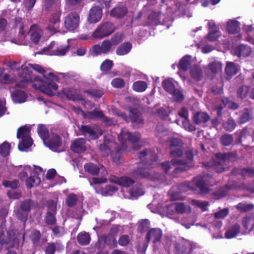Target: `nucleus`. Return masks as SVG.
Returning a JSON list of instances; mask_svg holds the SVG:
<instances>
[{"label":"nucleus","instance_id":"39","mask_svg":"<svg viewBox=\"0 0 254 254\" xmlns=\"http://www.w3.org/2000/svg\"><path fill=\"white\" fill-rule=\"evenodd\" d=\"M15 27L19 29V36L21 39L24 38L26 35V31L24 30V25L21 18L18 17L15 19Z\"/></svg>","mask_w":254,"mask_h":254},{"label":"nucleus","instance_id":"59","mask_svg":"<svg viewBox=\"0 0 254 254\" xmlns=\"http://www.w3.org/2000/svg\"><path fill=\"white\" fill-rule=\"evenodd\" d=\"M47 212L56 213L57 204L53 200H49L46 202Z\"/></svg>","mask_w":254,"mask_h":254},{"label":"nucleus","instance_id":"24","mask_svg":"<svg viewBox=\"0 0 254 254\" xmlns=\"http://www.w3.org/2000/svg\"><path fill=\"white\" fill-rule=\"evenodd\" d=\"M207 179L205 176H199L195 177L193 180V183L195 184L197 187L202 191H206L208 190L207 186L205 182Z\"/></svg>","mask_w":254,"mask_h":254},{"label":"nucleus","instance_id":"38","mask_svg":"<svg viewBox=\"0 0 254 254\" xmlns=\"http://www.w3.org/2000/svg\"><path fill=\"white\" fill-rule=\"evenodd\" d=\"M236 66L233 62H227L225 67V72L228 76L231 77L237 73Z\"/></svg>","mask_w":254,"mask_h":254},{"label":"nucleus","instance_id":"44","mask_svg":"<svg viewBox=\"0 0 254 254\" xmlns=\"http://www.w3.org/2000/svg\"><path fill=\"white\" fill-rule=\"evenodd\" d=\"M241 175L244 179L246 178L254 177V168L246 167L241 169L240 172Z\"/></svg>","mask_w":254,"mask_h":254},{"label":"nucleus","instance_id":"52","mask_svg":"<svg viewBox=\"0 0 254 254\" xmlns=\"http://www.w3.org/2000/svg\"><path fill=\"white\" fill-rule=\"evenodd\" d=\"M222 67V64L219 62H213L209 64V68L212 72L215 73L221 71Z\"/></svg>","mask_w":254,"mask_h":254},{"label":"nucleus","instance_id":"15","mask_svg":"<svg viewBox=\"0 0 254 254\" xmlns=\"http://www.w3.org/2000/svg\"><path fill=\"white\" fill-rule=\"evenodd\" d=\"M61 13L59 11L54 12L50 17L47 29L52 32L59 31Z\"/></svg>","mask_w":254,"mask_h":254},{"label":"nucleus","instance_id":"63","mask_svg":"<svg viewBox=\"0 0 254 254\" xmlns=\"http://www.w3.org/2000/svg\"><path fill=\"white\" fill-rule=\"evenodd\" d=\"M233 141V138L231 135L225 134L221 138V143L225 146L230 145Z\"/></svg>","mask_w":254,"mask_h":254},{"label":"nucleus","instance_id":"17","mask_svg":"<svg viewBox=\"0 0 254 254\" xmlns=\"http://www.w3.org/2000/svg\"><path fill=\"white\" fill-rule=\"evenodd\" d=\"M208 26L209 32L207 35V38L210 41H215L218 39L220 35V32L213 21H209Z\"/></svg>","mask_w":254,"mask_h":254},{"label":"nucleus","instance_id":"35","mask_svg":"<svg viewBox=\"0 0 254 254\" xmlns=\"http://www.w3.org/2000/svg\"><path fill=\"white\" fill-rule=\"evenodd\" d=\"M238 28V21L230 19L227 23V29L230 34H234L237 33Z\"/></svg>","mask_w":254,"mask_h":254},{"label":"nucleus","instance_id":"9","mask_svg":"<svg viewBox=\"0 0 254 254\" xmlns=\"http://www.w3.org/2000/svg\"><path fill=\"white\" fill-rule=\"evenodd\" d=\"M79 15L75 12L68 14L64 19V27L69 31H73L77 28L79 23Z\"/></svg>","mask_w":254,"mask_h":254},{"label":"nucleus","instance_id":"47","mask_svg":"<svg viewBox=\"0 0 254 254\" xmlns=\"http://www.w3.org/2000/svg\"><path fill=\"white\" fill-rule=\"evenodd\" d=\"M238 233V226L236 225L230 227L225 232V237L227 239H231L235 237Z\"/></svg>","mask_w":254,"mask_h":254},{"label":"nucleus","instance_id":"21","mask_svg":"<svg viewBox=\"0 0 254 254\" xmlns=\"http://www.w3.org/2000/svg\"><path fill=\"white\" fill-rule=\"evenodd\" d=\"M162 233L160 229H152L147 233L146 238L148 242L152 241L154 243L159 241L162 237Z\"/></svg>","mask_w":254,"mask_h":254},{"label":"nucleus","instance_id":"30","mask_svg":"<svg viewBox=\"0 0 254 254\" xmlns=\"http://www.w3.org/2000/svg\"><path fill=\"white\" fill-rule=\"evenodd\" d=\"M131 122L139 125L142 122V119L138 111L136 109H132L130 110L129 118Z\"/></svg>","mask_w":254,"mask_h":254},{"label":"nucleus","instance_id":"4","mask_svg":"<svg viewBox=\"0 0 254 254\" xmlns=\"http://www.w3.org/2000/svg\"><path fill=\"white\" fill-rule=\"evenodd\" d=\"M237 159V153L229 152L228 153H217L214 159L213 167L218 173L225 171L224 164L227 160L234 161Z\"/></svg>","mask_w":254,"mask_h":254},{"label":"nucleus","instance_id":"53","mask_svg":"<svg viewBox=\"0 0 254 254\" xmlns=\"http://www.w3.org/2000/svg\"><path fill=\"white\" fill-rule=\"evenodd\" d=\"M10 144L8 142L4 141L0 145V154L2 156H6L9 153Z\"/></svg>","mask_w":254,"mask_h":254},{"label":"nucleus","instance_id":"27","mask_svg":"<svg viewBox=\"0 0 254 254\" xmlns=\"http://www.w3.org/2000/svg\"><path fill=\"white\" fill-rule=\"evenodd\" d=\"M127 12V8L125 6H117L112 9L110 15L116 18H121L124 16Z\"/></svg>","mask_w":254,"mask_h":254},{"label":"nucleus","instance_id":"18","mask_svg":"<svg viewBox=\"0 0 254 254\" xmlns=\"http://www.w3.org/2000/svg\"><path fill=\"white\" fill-rule=\"evenodd\" d=\"M210 119V116L205 112L196 113L193 117V121L197 125L205 126V124Z\"/></svg>","mask_w":254,"mask_h":254},{"label":"nucleus","instance_id":"16","mask_svg":"<svg viewBox=\"0 0 254 254\" xmlns=\"http://www.w3.org/2000/svg\"><path fill=\"white\" fill-rule=\"evenodd\" d=\"M83 134L88 135L91 139H95L102 134L101 132H98L97 128L95 127L90 126L82 125L79 128Z\"/></svg>","mask_w":254,"mask_h":254},{"label":"nucleus","instance_id":"2","mask_svg":"<svg viewBox=\"0 0 254 254\" xmlns=\"http://www.w3.org/2000/svg\"><path fill=\"white\" fill-rule=\"evenodd\" d=\"M21 68L23 72H27L28 75L23 77V82L18 86L21 87L25 86L24 83H28L32 82L33 78L30 74L29 69L32 68L36 72L43 75V76L47 79H50L58 81L59 78L57 75H55L52 72H49L47 74L46 71L41 65L36 64H29L28 66L22 65Z\"/></svg>","mask_w":254,"mask_h":254},{"label":"nucleus","instance_id":"64","mask_svg":"<svg viewBox=\"0 0 254 254\" xmlns=\"http://www.w3.org/2000/svg\"><path fill=\"white\" fill-rule=\"evenodd\" d=\"M192 203L194 206H197L201 208L203 211L206 210L208 206V203L206 201H202L197 200H193Z\"/></svg>","mask_w":254,"mask_h":254},{"label":"nucleus","instance_id":"5","mask_svg":"<svg viewBox=\"0 0 254 254\" xmlns=\"http://www.w3.org/2000/svg\"><path fill=\"white\" fill-rule=\"evenodd\" d=\"M30 128L23 126L17 130V137L21 138L22 141L18 144V148L20 151H24L30 147L32 144V138L30 136Z\"/></svg>","mask_w":254,"mask_h":254},{"label":"nucleus","instance_id":"22","mask_svg":"<svg viewBox=\"0 0 254 254\" xmlns=\"http://www.w3.org/2000/svg\"><path fill=\"white\" fill-rule=\"evenodd\" d=\"M149 168L143 167L142 164L140 163L138 168L133 172L132 175L135 178H149Z\"/></svg>","mask_w":254,"mask_h":254},{"label":"nucleus","instance_id":"48","mask_svg":"<svg viewBox=\"0 0 254 254\" xmlns=\"http://www.w3.org/2000/svg\"><path fill=\"white\" fill-rule=\"evenodd\" d=\"M69 45H66L64 46H59L56 51L53 52V55L56 56H64L68 50Z\"/></svg>","mask_w":254,"mask_h":254},{"label":"nucleus","instance_id":"32","mask_svg":"<svg viewBox=\"0 0 254 254\" xmlns=\"http://www.w3.org/2000/svg\"><path fill=\"white\" fill-rule=\"evenodd\" d=\"M77 239L81 245H87L90 241V237L88 233L83 232L78 234Z\"/></svg>","mask_w":254,"mask_h":254},{"label":"nucleus","instance_id":"37","mask_svg":"<svg viewBox=\"0 0 254 254\" xmlns=\"http://www.w3.org/2000/svg\"><path fill=\"white\" fill-rule=\"evenodd\" d=\"M63 249V247L58 243H50L48 244V245L45 249L46 254H54L56 250L59 249Z\"/></svg>","mask_w":254,"mask_h":254},{"label":"nucleus","instance_id":"60","mask_svg":"<svg viewBox=\"0 0 254 254\" xmlns=\"http://www.w3.org/2000/svg\"><path fill=\"white\" fill-rule=\"evenodd\" d=\"M250 88L247 85H242L239 88V97L244 99L247 97L248 95L250 94Z\"/></svg>","mask_w":254,"mask_h":254},{"label":"nucleus","instance_id":"33","mask_svg":"<svg viewBox=\"0 0 254 254\" xmlns=\"http://www.w3.org/2000/svg\"><path fill=\"white\" fill-rule=\"evenodd\" d=\"M36 206V204L30 199H27L23 201L21 204L20 208L22 211L27 213L31 209Z\"/></svg>","mask_w":254,"mask_h":254},{"label":"nucleus","instance_id":"36","mask_svg":"<svg viewBox=\"0 0 254 254\" xmlns=\"http://www.w3.org/2000/svg\"><path fill=\"white\" fill-rule=\"evenodd\" d=\"M190 57L186 56L180 60L179 67L182 70L186 71L190 68Z\"/></svg>","mask_w":254,"mask_h":254},{"label":"nucleus","instance_id":"19","mask_svg":"<svg viewBox=\"0 0 254 254\" xmlns=\"http://www.w3.org/2000/svg\"><path fill=\"white\" fill-rule=\"evenodd\" d=\"M85 140L82 138H79L75 140L71 144L70 148L75 153H80L86 150L85 145Z\"/></svg>","mask_w":254,"mask_h":254},{"label":"nucleus","instance_id":"46","mask_svg":"<svg viewBox=\"0 0 254 254\" xmlns=\"http://www.w3.org/2000/svg\"><path fill=\"white\" fill-rule=\"evenodd\" d=\"M252 118L251 110L245 109L244 112L240 116L239 121L241 123H245L249 121Z\"/></svg>","mask_w":254,"mask_h":254},{"label":"nucleus","instance_id":"34","mask_svg":"<svg viewBox=\"0 0 254 254\" xmlns=\"http://www.w3.org/2000/svg\"><path fill=\"white\" fill-rule=\"evenodd\" d=\"M37 132L43 141L46 140L50 134L49 133V131L46 126L43 125H40L37 128Z\"/></svg>","mask_w":254,"mask_h":254},{"label":"nucleus","instance_id":"29","mask_svg":"<svg viewBox=\"0 0 254 254\" xmlns=\"http://www.w3.org/2000/svg\"><path fill=\"white\" fill-rule=\"evenodd\" d=\"M138 157L142 161L146 159L155 161L157 159V156L155 153L151 150H144L140 152L138 154Z\"/></svg>","mask_w":254,"mask_h":254},{"label":"nucleus","instance_id":"50","mask_svg":"<svg viewBox=\"0 0 254 254\" xmlns=\"http://www.w3.org/2000/svg\"><path fill=\"white\" fill-rule=\"evenodd\" d=\"M191 76L196 80H199L202 76V71L199 66H196L190 71Z\"/></svg>","mask_w":254,"mask_h":254},{"label":"nucleus","instance_id":"51","mask_svg":"<svg viewBox=\"0 0 254 254\" xmlns=\"http://www.w3.org/2000/svg\"><path fill=\"white\" fill-rule=\"evenodd\" d=\"M120 186L124 187H129L134 183V181L130 177L125 176L121 178Z\"/></svg>","mask_w":254,"mask_h":254},{"label":"nucleus","instance_id":"61","mask_svg":"<svg viewBox=\"0 0 254 254\" xmlns=\"http://www.w3.org/2000/svg\"><path fill=\"white\" fill-rule=\"evenodd\" d=\"M113 65L112 61L106 60L101 65L100 69L103 71H107L110 70Z\"/></svg>","mask_w":254,"mask_h":254},{"label":"nucleus","instance_id":"31","mask_svg":"<svg viewBox=\"0 0 254 254\" xmlns=\"http://www.w3.org/2000/svg\"><path fill=\"white\" fill-rule=\"evenodd\" d=\"M173 205L176 211L179 213H188L191 211L190 206L183 202H177Z\"/></svg>","mask_w":254,"mask_h":254},{"label":"nucleus","instance_id":"20","mask_svg":"<svg viewBox=\"0 0 254 254\" xmlns=\"http://www.w3.org/2000/svg\"><path fill=\"white\" fill-rule=\"evenodd\" d=\"M39 88L42 92L49 96H53L54 91H56L58 89V85L55 83L49 82L39 85Z\"/></svg>","mask_w":254,"mask_h":254},{"label":"nucleus","instance_id":"55","mask_svg":"<svg viewBox=\"0 0 254 254\" xmlns=\"http://www.w3.org/2000/svg\"><path fill=\"white\" fill-rule=\"evenodd\" d=\"M129 191L131 194L134 196L141 195L144 193L141 185L140 184L135 185Z\"/></svg>","mask_w":254,"mask_h":254},{"label":"nucleus","instance_id":"62","mask_svg":"<svg viewBox=\"0 0 254 254\" xmlns=\"http://www.w3.org/2000/svg\"><path fill=\"white\" fill-rule=\"evenodd\" d=\"M19 184V181L17 180L12 181H4L2 183V185L6 188H10L15 189L17 188Z\"/></svg>","mask_w":254,"mask_h":254},{"label":"nucleus","instance_id":"43","mask_svg":"<svg viewBox=\"0 0 254 254\" xmlns=\"http://www.w3.org/2000/svg\"><path fill=\"white\" fill-rule=\"evenodd\" d=\"M77 199V196L75 194L70 193L65 199V204L69 207H73L76 204Z\"/></svg>","mask_w":254,"mask_h":254},{"label":"nucleus","instance_id":"8","mask_svg":"<svg viewBox=\"0 0 254 254\" xmlns=\"http://www.w3.org/2000/svg\"><path fill=\"white\" fill-rule=\"evenodd\" d=\"M117 144L115 142L114 138L111 135H107L105 137L104 143L100 145L99 149L102 154L108 156L114 152V149H116Z\"/></svg>","mask_w":254,"mask_h":254},{"label":"nucleus","instance_id":"26","mask_svg":"<svg viewBox=\"0 0 254 254\" xmlns=\"http://www.w3.org/2000/svg\"><path fill=\"white\" fill-rule=\"evenodd\" d=\"M132 45L129 42H126L119 46L116 51L117 55L124 56L128 54L131 50Z\"/></svg>","mask_w":254,"mask_h":254},{"label":"nucleus","instance_id":"58","mask_svg":"<svg viewBox=\"0 0 254 254\" xmlns=\"http://www.w3.org/2000/svg\"><path fill=\"white\" fill-rule=\"evenodd\" d=\"M168 141L171 149L181 147L183 144L182 141L178 138H172Z\"/></svg>","mask_w":254,"mask_h":254},{"label":"nucleus","instance_id":"25","mask_svg":"<svg viewBox=\"0 0 254 254\" xmlns=\"http://www.w3.org/2000/svg\"><path fill=\"white\" fill-rule=\"evenodd\" d=\"M11 97L15 103H21L26 101L27 96L24 91L16 90L11 93Z\"/></svg>","mask_w":254,"mask_h":254},{"label":"nucleus","instance_id":"6","mask_svg":"<svg viewBox=\"0 0 254 254\" xmlns=\"http://www.w3.org/2000/svg\"><path fill=\"white\" fill-rule=\"evenodd\" d=\"M116 30L114 24L111 22L106 21L100 24L92 34L95 38L102 39L112 34Z\"/></svg>","mask_w":254,"mask_h":254},{"label":"nucleus","instance_id":"11","mask_svg":"<svg viewBox=\"0 0 254 254\" xmlns=\"http://www.w3.org/2000/svg\"><path fill=\"white\" fill-rule=\"evenodd\" d=\"M112 47V43L109 40L103 41L101 45L99 44L94 45L91 51L94 55H98L101 54H107L110 52Z\"/></svg>","mask_w":254,"mask_h":254},{"label":"nucleus","instance_id":"13","mask_svg":"<svg viewBox=\"0 0 254 254\" xmlns=\"http://www.w3.org/2000/svg\"><path fill=\"white\" fill-rule=\"evenodd\" d=\"M84 169L86 171L93 175L100 173L102 176H105L107 174L105 168L102 165H96L92 163H86L84 165Z\"/></svg>","mask_w":254,"mask_h":254},{"label":"nucleus","instance_id":"40","mask_svg":"<svg viewBox=\"0 0 254 254\" xmlns=\"http://www.w3.org/2000/svg\"><path fill=\"white\" fill-rule=\"evenodd\" d=\"M41 180L37 176H33L28 178L26 182V185L27 188H32L37 186L40 183Z\"/></svg>","mask_w":254,"mask_h":254},{"label":"nucleus","instance_id":"10","mask_svg":"<svg viewBox=\"0 0 254 254\" xmlns=\"http://www.w3.org/2000/svg\"><path fill=\"white\" fill-rule=\"evenodd\" d=\"M84 117L86 119H91L94 121L101 119L103 122L109 126L114 123L112 119L108 118L105 116L101 111L94 110L90 112H86L84 113Z\"/></svg>","mask_w":254,"mask_h":254},{"label":"nucleus","instance_id":"1","mask_svg":"<svg viewBox=\"0 0 254 254\" xmlns=\"http://www.w3.org/2000/svg\"><path fill=\"white\" fill-rule=\"evenodd\" d=\"M170 154L172 157L175 158L172 160V164L175 167L174 169L175 173L186 171L193 166L192 161L193 156L190 151L186 152L184 155V157L187 158L186 160L181 159L183 154L181 147L172 148Z\"/></svg>","mask_w":254,"mask_h":254},{"label":"nucleus","instance_id":"49","mask_svg":"<svg viewBox=\"0 0 254 254\" xmlns=\"http://www.w3.org/2000/svg\"><path fill=\"white\" fill-rule=\"evenodd\" d=\"M229 209L225 208L213 214L214 217L216 219L225 218L229 214Z\"/></svg>","mask_w":254,"mask_h":254},{"label":"nucleus","instance_id":"56","mask_svg":"<svg viewBox=\"0 0 254 254\" xmlns=\"http://www.w3.org/2000/svg\"><path fill=\"white\" fill-rule=\"evenodd\" d=\"M118 189L113 186H107L103 188L102 190V194L104 195H112Z\"/></svg>","mask_w":254,"mask_h":254},{"label":"nucleus","instance_id":"54","mask_svg":"<svg viewBox=\"0 0 254 254\" xmlns=\"http://www.w3.org/2000/svg\"><path fill=\"white\" fill-rule=\"evenodd\" d=\"M254 208V205L253 203H247L246 202H242L239 203V210L247 212L253 210Z\"/></svg>","mask_w":254,"mask_h":254},{"label":"nucleus","instance_id":"7","mask_svg":"<svg viewBox=\"0 0 254 254\" xmlns=\"http://www.w3.org/2000/svg\"><path fill=\"white\" fill-rule=\"evenodd\" d=\"M19 239L13 231H9L4 234L0 233V244L5 246L6 249L15 248L18 246Z\"/></svg>","mask_w":254,"mask_h":254},{"label":"nucleus","instance_id":"45","mask_svg":"<svg viewBox=\"0 0 254 254\" xmlns=\"http://www.w3.org/2000/svg\"><path fill=\"white\" fill-rule=\"evenodd\" d=\"M162 86L165 90L170 94L176 90L174 84L169 79L164 80L162 82Z\"/></svg>","mask_w":254,"mask_h":254},{"label":"nucleus","instance_id":"57","mask_svg":"<svg viewBox=\"0 0 254 254\" xmlns=\"http://www.w3.org/2000/svg\"><path fill=\"white\" fill-rule=\"evenodd\" d=\"M111 84L115 88H122L125 85V82L121 78H116L112 80Z\"/></svg>","mask_w":254,"mask_h":254},{"label":"nucleus","instance_id":"3","mask_svg":"<svg viewBox=\"0 0 254 254\" xmlns=\"http://www.w3.org/2000/svg\"><path fill=\"white\" fill-rule=\"evenodd\" d=\"M140 134L138 132L131 133L126 129H123L118 135L119 140L121 143V149L125 150L127 148V144L126 142L131 143L134 149H138L140 145H136L138 144L140 139Z\"/></svg>","mask_w":254,"mask_h":254},{"label":"nucleus","instance_id":"42","mask_svg":"<svg viewBox=\"0 0 254 254\" xmlns=\"http://www.w3.org/2000/svg\"><path fill=\"white\" fill-rule=\"evenodd\" d=\"M147 87L146 83L143 81H136L132 85V88L134 91L140 92L144 91Z\"/></svg>","mask_w":254,"mask_h":254},{"label":"nucleus","instance_id":"28","mask_svg":"<svg viewBox=\"0 0 254 254\" xmlns=\"http://www.w3.org/2000/svg\"><path fill=\"white\" fill-rule=\"evenodd\" d=\"M156 134L160 141H165L167 140L168 130L164 126L159 125L157 126Z\"/></svg>","mask_w":254,"mask_h":254},{"label":"nucleus","instance_id":"41","mask_svg":"<svg viewBox=\"0 0 254 254\" xmlns=\"http://www.w3.org/2000/svg\"><path fill=\"white\" fill-rule=\"evenodd\" d=\"M252 53V49L249 46L245 44L239 45V57H247Z\"/></svg>","mask_w":254,"mask_h":254},{"label":"nucleus","instance_id":"23","mask_svg":"<svg viewBox=\"0 0 254 254\" xmlns=\"http://www.w3.org/2000/svg\"><path fill=\"white\" fill-rule=\"evenodd\" d=\"M31 40L35 43H37L42 35V31L36 25H32L29 30Z\"/></svg>","mask_w":254,"mask_h":254},{"label":"nucleus","instance_id":"12","mask_svg":"<svg viewBox=\"0 0 254 254\" xmlns=\"http://www.w3.org/2000/svg\"><path fill=\"white\" fill-rule=\"evenodd\" d=\"M44 144L53 151H57V149L61 146L62 140L61 137L56 134L51 133L49 137L44 142Z\"/></svg>","mask_w":254,"mask_h":254},{"label":"nucleus","instance_id":"14","mask_svg":"<svg viewBox=\"0 0 254 254\" xmlns=\"http://www.w3.org/2000/svg\"><path fill=\"white\" fill-rule=\"evenodd\" d=\"M102 16V9L99 6H93L89 11L87 20L90 23H96Z\"/></svg>","mask_w":254,"mask_h":254}]
</instances>
